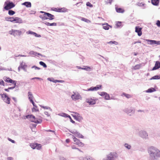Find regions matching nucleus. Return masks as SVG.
I'll use <instances>...</instances> for the list:
<instances>
[{"label": "nucleus", "instance_id": "nucleus-1", "mask_svg": "<svg viewBox=\"0 0 160 160\" xmlns=\"http://www.w3.org/2000/svg\"><path fill=\"white\" fill-rule=\"evenodd\" d=\"M148 152L149 154V160H158V158H160V150L156 147H149Z\"/></svg>", "mask_w": 160, "mask_h": 160}, {"label": "nucleus", "instance_id": "nucleus-2", "mask_svg": "<svg viewBox=\"0 0 160 160\" xmlns=\"http://www.w3.org/2000/svg\"><path fill=\"white\" fill-rule=\"evenodd\" d=\"M26 118L29 119L31 122L37 124L41 123L42 122V118L40 116L36 118L33 115H29L26 116Z\"/></svg>", "mask_w": 160, "mask_h": 160}, {"label": "nucleus", "instance_id": "nucleus-3", "mask_svg": "<svg viewBox=\"0 0 160 160\" xmlns=\"http://www.w3.org/2000/svg\"><path fill=\"white\" fill-rule=\"evenodd\" d=\"M118 154L114 152H111L107 154L106 158L103 160H116L118 158Z\"/></svg>", "mask_w": 160, "mask_h": 160}, {"label": "nucleus", "instance_id": "nucleus-4", "mask_svg": "<svg viewBox=\"0 0 160 160\" xmlns=\"http://www.w3.org/2000/svg\"><path fill=\"white\" fill-rule=\"evenodd\" d=\"M4 8L6 10H9L15 6V5L12 2L7 1L5 2Z\"/></svg>", "mask_w": 160, "mask_h": 160}, {"label": "nucleus", "instance_id": "nucleus-5", "mask_svg": "<svg viewBox=\"0 0 160 160\" xmlns=\"http://www.w3.org/2000/svg\"><path fill=\"white\" fill-rule=\"evenodd\" d=\"M9 33L11 35L15 37L17 36H20L22 34L21 31L19 30L12 29L9 31Z\"/></svg>", "mask_w": 160, "mask_h": 160}, {"label": "nucleus", "instance_id": "nucleus-6", "mask_svg": "<svg viewBox=\"0 0 160 160\" xmlns=\"http://www.w3.org/2000/svg\"><path fill=\"white\" fill-rule=\"evenodd\" d=\"M139 135L141 138L144 139H148L149 138L148 135L146 131L141 130L139 131Z\"/></svg>", "mask_w": 160, "mask_h": 160}, {"label": "nucleus", "instance_id": "nucleus-7", "mask_svg": "<svg viewBox=\"0 0 160 160\" xmlns=\"http://www.w3.org/2000/svg\"><path fill=\"white\" fill-rule=\"evenodd\" d=\"M70 135L72 136V138L73 140L74 143L78 145L79 146L82 147L84 146V144L81 142L80 140L76 138L74 135L70 134Z\"/></svg>", "mask_w": 160, "mask_h": 160}, {"label": "nucleus", "instance_id": "nucleus-8", "mask_svg": "<svg viewBox=\"0 0 160 160\" xmlns=\"http://www.w3.org/2000/svg\"><path fill=\"white\" fill-rule=\"evenodd\" d=\"M0 95L2 99L5 102L8 104L10 103V99L7 96L6 93L0 94Z\"/></svg>", "mask_w": 160, "mask_h": 160}, {"label": "nucleus", "instance_id": "nucleus-9", "mask_svg": "<svg viewBox=\"0 0 160 160\" xmlns=\"http://www.w3.org/2000/svg\"><path fill=\"white\" fill-rule=\"evenodd\" d=\"M73 94L71 96V98L73 100L76 101L82 99L81 96L78 92H73Z\"/></svg>", "mask_w": 160, "mask_h": 160}, {"label": "nucleus", "instance_id": "nucleus-10", "mask_svg": "<svg viewBox=\"0 0 160 160\" xmlns=\"http://www.w3.org/2000/svg\"><path fill=\"white\" fill-rule=\"evenodd\" d=\"M102 86L101 85H97L96 87H92L90 88H88L87 90H85L87 91H96L101 89L102 88Z\"/></svg>", "mask_w": 160, "mask_h": 160}, {"label": "nucleus", "instance_id": "nucleus-11", "mask_svg": "<svg viewBox=\"0 0 160 160\" xmlns=\"http://www.w3.org/2000/svg\"><path fill=\"white\" fill-rule=\"evenodd\" d=\"M30 146L33 149H37L40 150L42 146L40 144L38 143H31Z\"/></svg>", "mask_w": 160, "mask_h": 160}, {"label": "nucleus", "instance_id": "nucleus-12", "mask_svg": "<svg viewBox=\"0 0 160 160\" xmlns=\"http://www.w3.org/2000/svg\"><path fill=\"white\" fill-rule=\"evenodd\" d=\"M134 109L132 107L128 108L123 110V111L127 114H129L130 113H134Z\"/></svg>", "mask_w": 160, "mask_h": 160}, {"label": "nucleus", "instance_id": "nucleus-13", "mask_svg": "<svg viewBox=\"0 0 160 160\" xmlns=\"http://www.w3.org/2000/svg\"><path fill=\"white\" fill-rule=\"evenodd\" d=\"M78 158L79 160H95L93 158L90 156H87L85 157L81 156Z\"/></svg>", "mask_w": 160, "mask_h": 160}, {"label": "nucleus", "instance_id": "nucleus-14", "mask_svg": "<svg viewBox=\"0 0 160 160\" xmlns=\"http://www.w3.org/2000/svg\"><path fill=\"white\" fill-rule=\"evenodd\" d=\"M40 12L42 13H45L46 14L47 17H48V19L50 20H52L54 19V16L49 13L42 11H40Z\"/></svg>", "mask_w": 160, "mask_h": 160}, {"label": "nucleus", "instance_id": "nucleus-15", "mask_svg": "<svg viewBox=\"0 0 160 160\" xmlns=\"http://www.w3.org/2000/svg\"><path fill=\"white\" fill-rule=\"evenodd\" d=\"M15 23H22L23 22L22 19L18 17H14L13 22Z\"/></svg>", "mask_w": 160, "mask_h": 160}, {"label": "nucleus", "instance_id": "nucleus-16", "mask_svg": "<svg viewBox=\"0 0 160 160\" xmlns=\"http://www.w3.org/2000/svg\"><path fill=\"white\" fill-rule=\"evenodd\" d=\"M145 40L148 42H150V43H148L151 45L156 44L160 45V41H157L154 40H149L148 39H145Z\"/></svg>", "mask_w": 160, "mask_h": 160}, {"label": "nucleus", "instance_id": "nucleus-17", "mask_svg": "<svg viewBox=\"0 0 160 160\" xmlns=\"http://www.w3.org/2000/svg\"><path fill=\"white\" fill-rule=\"evenodd\" d=\"M160 68V62L159 61H156L155 66L152 68V70H155Z\"/></svg>", "mask_w": 160, "mask_h": 160}, {"label": "nucleus", "instance_id": "nucleus-18", "mask_svg": "<svg viewBox=\"0 0 160 160\" xmlns=\"http://www.w3.org/2000/svg\"><path fill=\"white\" fill-rule=\"evenodd\" d=\"M141 30L142 28H139V27H135V32L138 33V35L139 36H140L142 34Z\"/></svg>", "mask_w": 160, "mask_h": 160}, {"label": "nucleus", "instance_id": "nucleus-19", "mask_svg": "<svg viewBox=\"0 0 160 160\" xmlns=\"http://www.w3.org/2000/svg\"><path fill=\"white\" fill-rule=\"evenodd\" d=\"M3 79L5 81L8 82L10 83H14L15 84V81L9 78L4 77Z\"/></svg>", "mask_w": 160, "mask_h": 160}, {"label": "nucleus", "instance_id": "nucleus-20", "mask_svg": "<svg viewBox=\"0 0 160 160\" xmlns=\"http://www.w3.org/2000/svg\"><path fill=\"white\" fill-rule=\"evenodd\" d=\"M28 96L30 102L33 100L34 97L32 92H28Z\"/></svg>", "mask_w": 160, "mask_h": 160}, {"label": "nucleus", "instance_id": "nucleus-21", "mask_svg": "<svg viewBox=\"0 0 160 160\" xmlns=\"http://www.w3.org/2000/svg\"><path fill=\"white\" fill-rule=\"evenodd\" d=\"M103 28L106 30H108L109 29L110 27L112 28V26L109 25L107 23L102 24Z\"/></svg>", "mask_w": 160, "mask_h": 160}, {"label": "nucleus", "instance_id": "nucleus-22", "mask_svg": "<svg viewBox=\"0 0 160 160\" xmlns=\"http://www.w3.org/2000/svg\"><path fill=\"white\" fill-rule=\"evenodd\" d=\"M28 54L32 56H37L38 55H41V54L40 53H38L32 51H30L29 52Z\"/></svg>", "mask_w": 160, "mask_h": 160}, {"label": "nucleus", "instance_id": "nucleus-23", "mask_svg": "<svg viewBox=\"0 0 160 160\" xmlns=\"http://www.w3.org/2000/svg\"><path fill=\"white\" fill-rule=\"evenodd\" d=\"M72 116L77 120L82 119V117L80 116L79 114L77 112H75V115H73Z\"/></svg>", "mask_w": 160, "mask_h": 160}, {"label": "nucleus", "instance_id": "nucleus-24", "mask_svg": "<svg viewBox=\"0 0 160 160\" xmlns=\"http://www.w3.org/2000/svg\"><path fill=\"white\" fill-rule=\"evenodd\" d=\"M22 4L26 6L27 8H30L31 7V3L30 2H26L22 3Z\"/></svg>", "mask_w": 160, "mask_h": 160}, {"label": "nucleus", "instance_id": "nucleus-25", "mask_svg": "<svg viewBox=\"0 0 160 160\" xmlns=\"http://www.w3.org/2000/svg\"><path fill=\"white\" fill-rule=\"evenodd\" d=\"M159 2V0H151V3L154 5L158 6Z\"/></svg>", "mask_w": 160, "mask_h": 160}, {"label": "nucleus", "instance_id": "nucleus-26", "mask_svg": "<svg viewBox=\"0 0 160 160\" xmlns=\"http://www.w3.org/2000/svg\"><path fill=\"white\" fill-rule=\"evenodd\" d=\"M142 66V64H137L134 67H132V69L134 70H136L140 69Z\"/></svg>", "mask_w": 160, "mask_h": 160}, {"label": "nucleus", "instance_id": "nucleus-27", "mask_svg": "<svg viewBox=\"0 0 160 160\" xmlns=\"http://www.w3.org/2000/svg\"><path fill=\"white\" fill-rule=\"evenodd\" d=\"M6 21H9L11 22H13V19H14V17H6L5 18Z\"/></svg>", "mask_w": 160, "mask_h": 160}, {"label": "nucleus", "instance_id": "nucleus-28", "mask_svg": "<svg viewBox=\"0 0 160 160\" xmlns=\"http://www.w3.org/2000/svg\"><path fill=\"white\" fill-rule=\"evenodd\" d=\"M74 135L78 138H84V137L78 131L76 132V133Z\"/></svg>", "mask_w": 160, "mask_h": 160}, {"label": "nucleus", "instance_id": "nucleus-29", "mask_svg": "<svg viewBox=\"0 0 160 160\" xmlns=\"http://www.w3.org/2000/svg\"><path fill=\"white\" fill-rule=\"evenodd\" d=\"M156 91V90L154 88H151L146 90V92L148 93H151Z\"/></svg>", "mask_w": 160, "mask_h": 160}, {"label": "nucleus", "instance_id": "nucleus-30", "mask_svg": "<svg viewBox=\"0 0 160 160\" xmlns=\"http://www.w3.org/2000/svg\"><path fill=\"white\" fill-rule=\"evenodd\" d=\"M39 17L42 20H46L48 19L46 14L45 13H44V14L40 15Z\"/></svg>", "mask_w": 160, "mask_h": 160}, {"label": "nucleus", "instance_id": "nucleus-31", "mask_svg": "<svg viewBox=\"0 0 160 160\" xmlns=\"http://www.w3.org/2000/svg\"><path fill=\"white\" fill-rule=\"evenodd\" d=\"M160 79V75H156L152 77V78H150L149 80H152V79Z\"/></svg>", "mask_w": 160, "mask_h": 160}, {"label": "nucleus", "instance_id": "nucleus-32", "mask_svg": "<svg viewBox=\"0 0 160 160\" xmlns=\"http://www.w3.org/2000/svg\"><path fill=\"white\" fill-rule=\"evenodd\" d=\"M83 67V68H82V70H84L87 71H90L92 69V68L91 67L88 66H84Z\"/></svg>", "mask_w": 160, "mask_h": 160}, {"label": "nucleus", "instance_id": "nucleus-33", "mask_svg": "<svg viewBox=\"0 0 160 160\" xmlns=\"http://www.w3.org/2000/svg\"><path fill=\"white\" fill-rule=\"evenodd\" d=\"M25 64L23 62H22L20 64V66L21 68L23 69L25 71H26V69H25V67L26 66L25 65Z\"/></svg>", "mask_w": 160, "mask_h": 160}, {"label": "nucleus", "instance_id": "nucleus-34", "mask_svg": "<svg viewBox=\"0 0 160 160\" xmlns=\"http://www.w3.org/2000/svg\"><path fill=\"white\" fill-rule=\"evenodd\" d=\"M87 102L91 105H94L95 104V101L92 100V99H88L87 101Z\"/></svg>", "mask_w": 160, "mask_h": 160}, {"label": "nucleus", "instance_id": "nucleus-35", "mask_svg": "<svg viewBox=\"0 0 160 160\" xmlns=\"http://www.w3.org/2000/svg\"><path fill=\"white\" fill-rule=\"evenodd\" d=\"M40 106L41 108L45 109H48L50 111L52 112V109L49 107L47 106H44L42 105H40Z\"/></svg>", "mask_w": 160, "mask_h": 160}, {"label": "nucleus", "instance_id": "nucleus-36", "mask_svg": "<svg viewBox=\"0 0 160 160\" xmlns=\"http://www.w3.org/2000/svg\"><path fill=\"white\" fill-rule=\"evenodd\" d=\"M67 9L65 8H59L58 12H64L67 11Z\"/></svg>", "mask_w": 160, "mask_h": 160}, {"label": "nucleus", "instance_id": "nucleus-37", "mask_svg": "<svg viewBox=\"0 0 160 160\" xmlns=\"http://www.w3.org/2000/svg\"><path fill=\"white\" fill-rule=\"evenodd\" d=\"M107 43L108 44H114L115 45H118V43L116 41H110V42H107Z\"/></svg>", "mask_w": 160, "mask_h": 160}, {"label": "nucleus", "instance_id": "nucleus-38", "mask_svg": "<svg viewBox=\"0 0 160 160\" xmlns=\"http://www.w3.org/2000/svg\"><path fill=\"white\" fill-rule=\"evenodd\" d=\"M105 96V99L106 100H109L110 99V97L109 94L106 92Z\"/></svg>", "mask_w": 160, "mask_h": 160}, {"label": "nucleus", "instance_id": "nucleus-39", "mask_svg": "<svg viewBox=\"0 0 160 160\" xmlns=\"http://www.w3.org/2000/svg\"><path fill=\"white\" fill-rule=\"evenodd\" d=\"M26 33L27 34H32L34 36V35H37V33H36L30 31H27L26 32Z\"/></svg>", "mask_w": 160, "mask_h": 160}, {"label": "nucleus", "instance_id": "nucleus-40", "mask_svg": "<svg viewBox=\"0 0 160 160\" xmlns=\"http://www.w3.org/2000/svg\"><path fill=\"white\" fill-rule=\"evenodd\" d=\"M116 10L118 12H121V13H123L124 12V10L121 9V8H116Z\"/></svg>", "mask_w": 160, "mask_h": 160}, {"label": "nucleus", "instance_id": "nucleus-41", "mask_svg": "<svg viewBox=\"0 0 160 160\" xmlns=\"http://www.w3.org/2000/svg\"><path fill=\"white\" fill-rule=\"evenodd\" d=\"M124 147L128 149H130L131 148V145L128 143H126L124 145Z\"/></svg>", "mask_w": 160, "mask_h": 160}, {"label": "nucleus", "instance_id": "nucleus-42", "mask_svg": "<svg viewBox=\"0 0 160 160\" xmlns=\"http://www.w3.org/2000/svg\"><path fill=\"white\" fill-rule=\"evenodd\" d=\"M122 96H125L126 97L128 98H131V96L129 94H126L125 93H123L122 95Z\"/></svg>", "mask_w": 160, "mask_h": 160}, {"label": "nucleus", "instance_id": "nucleus-43", "mask_svg": "<svg viewBox=\"0 0 160 160\" xmlns=\"http://www.w3.org/2000/svg\"><path fill=\"white\" fill-rule=\"evenodd\" d=\"M81 20L88 23L91 22V21L89 20L84 18H82Z\"/></svg>", "mask_w": 160, "mask_h": 160}, {"label": "nucleus", "instance_id": "nucleus-44", "mask_svg": "<svg viewBox=\"0 0 160 160\" xmlns=\"http://www.w3.org/2000/svg\"><path fill=\"white\" fill-rule=\"evenodd\" d=\"M39 63L41 65L43 66L44 68H46L47 67L46 64L42 61L40 62Z\"/></svg>", "mask_w": 160, "mask_h": 160}, {"label": "nucleus", "instance_id": "nucleus-45", "mask_svg": "<svg viewBox=\"0 0 160 160\" xmlns=\"http://www.w3.org/2000/svg\"><path fill=\"white\" fill-rule=\"evenodd\" d=\"M8 13L10 15H13L15 13V12L12 10H9Z\"/></svg>", "mask_w": 160, "mask_h": 160}, {"label": "nucleus", "instance_id": "nucleus-46", "mask_svg": "<svg viewBox=\"0 0 160 160\" xmlns=\"http://www.w3.org/2000/svg\"><path fill=\"white\" fill-rule=\"evenodd\" d=\"M58 115L59 116H60L64 117H66L67 115V114L65 113H61L58 114Z\"/></svg>", "mask_w": 160, "mask_h": 160}, {"label": "nucleus", "instance_id": "nucleus-47", "mask_svg": "<svg viewBox=\"0 0 160 160\" xmlns=\"http://www.w3.org/2000/svg\"><path fill=\"white\" fill-rule=\"evenodd\" d=\"M106 92H98V93L101 96H104Z\"/></svg>", "mask_w": 160, "mask_h": 160}, {"label": "nucleus", "instance_id": "nucleus-48", "mask_svg": "<svg viewBox=\"0 0 160 160\" xmlns=\"http://www.w3.org/2000/svg\"><path fill=\"white\" fill-rule=\"evenodd\" d=\"M69 131L73 134V135H75V134L76 133V132L77 131V130H69Z\"/></svg>", "mask_w": 160, "mask_h": 160}, {"label": "nucleus", "instance_id": "nucleus-49", "mask_svg": "<svg viewBox=\"0 0 160 160\" xmlns=\"http://www.w3.org/2000/svg\"><path fill=\"white\" fill-rule=\"evenodd\" d=\"M12 84H14V86L12 87H10L9 88V89H12L14 88L16 86V81H15V84L14 83H12Z\"/></svg>", "mask_w": 160, "mask_h": 160}, {"label": "nucleus", "instance_id": "nucleus-50", "mask_svg": "<svg viewBox=\"0 0 160 160\" xmlns=\"http://www.w3.org/2000/svg\"><path fill=\"white\" fill-rule=\"evenodd\" d=\"M113 0H105V2L106 4L110 3L111 4V3Z\"/></svg>", "mask_w": 160, "mask_h": 160}, {"label": "nucleus", "instance_id": "nucleus-51", "mask_svg": "<svg viewBox=\"0 0 160 160\" xmlns=\"http://www.w3.org/2000/svg\"><path fill=\"white\" fill-rule=\"evenodd\" d=\"M116 26H117L118 27H119L121 25V22H116Z\"/></svg>", "mask_w": 160, "mask_h": 160}, {"label": "nucleus", "instance_id": "nucleus-52", "mask_svg": "<svg viewBox=\"0 0 160 160\" xmlns=\"http://www.w3.org/2000/svg\"><path fill=\"white\" fill-rule=\"evenodd\" d=\"M52 10L57 12H59V8H53L52 9Z\"/></svg>", "mask_w": 160, "mask_h": 160}, {"label": "nucleus", "instance_id": "nucleus-53", "mask_svg": "<svg viewBox=\"0 0 160 160\" xmlns=\"http://www.w3.org/2000/svg\"><path fill=\"white\" fill-rule=\"evenodd\" d=\"M32 68H34L35 70H40V68L35 66H33L32 67Z\"/></svg>", "mask_w": 160, "mask_h": 160}, {"label": "nucleus", "instance_id": "nucleus-54", "mask_svg": "<svg viewBox=\"0 0 160 160\" xmlns=\"http://www.w3.org/2000/svg\"><path fill=\"white\" fill-rule=\"evenodd\" d=\"M48 80L49 81L53 82L54 83H55L54 82L55 81L57 80H54L53 79H51V78H48Z\"/></svg>", "mask_w": 160, "mask_h": 160}, {"label": "nucleus", "instance_id": "nucleus-55", "mask_svg": "<svg viewBox=\"0 0 160 160\" xmlns=\"http://www.w3.org/2000/svg\"><path fill=\"white\" fill-rule=\"evenodd\" d=\"M144 4L142 2H139L137 4V5L140 7H141L144 5Z\"/></svg>", "mask_w": 160, "mask_h": 160}, {"label": "nucleus", "instance_id": "nucleus-56", "mask_svg": "<svg viewBox=\"0 0 160 160\" xmlns=\"http://www.w3.org/2000/svg\"><path fill=\"white\" fill-rule=\"evenodd\" d=\"M86 5L87 6H89L90 7H92V5L89 2H87Z\"/></svg>", "mask_w": 160, "mask_h": 160}, {"label": "nucleus", "instance_id": "nucleus-57", "mask_svg": "<svg viewBox=\"0 0 160 160\" xmlns=\"http://www.w3.org/2000/svg\"><path fill=\"white\" fill-rule=\"evenodd\" d=\"M156 24L158 27H160V21L159 20H157V21Z\"/></svg>", "mask_w": 160, "mask_h": 160}, {"label": "nucleus", "instance_id": "nucleus-58", "mask_svg": "<svg viewBox=\"0 0 160 160\" xmlns=\"http://www.w3.org/2000/svg\"><path fill=\"white\" fill-rule=\"evenodd\" d=\"M43 23L45 24L48 26H50V23L49 22H43Z\"/></svg>", "mask_w": 160, "mask_h": 160}, {"label": "nucleus", "instance_id": "nucleus-59", "mask_svg": "<svg viewBox=\"0 0 160 160\" xmlns=\"http://www.w3.org/2000/svg\"><path fill=\"white\" fill-rule=\"evenodd\" d=\"M0 84L3 86L4 85V81L2 79H0Z\"/></svg>", "mask_w": 160, "mask_h": 160}, {"label": "nucleus", "instance_id": "nucleus-60", "mask_svg": "<svg viewBox=\"0 0 160 160\" xmlns=\"http://www.w3.org/2000/svg\"><path fill=\"white\" fill-rule=\"evenodd\" d=\"M8 139L9 141L11 142L12 143H14L15 142V141H14V140H12L10 138H8Z\"/></svg>", "mask_w": 160, "mask_h": 160}, {"label": "nucleus", "instance_id": "nucleus-61", "mask_svg": "<svg viewBox=\"0 0 160 160\" xmlns=\"http://www.w3.org/2000/svg\"><path fill=\"white\" fill-rule=\"evenodd\" d=\"M57 25V23H56L55 22L50 23V26H56Z\"/></svg>", "mask_w": 160, "mask_h": 160}, {"label": "nucleus", "instance_id": "nucleus-62", "mask_svg": "<svg viewBox=\"0 0 160 160\" xmlns=\"http://www.w3.org/2000/svg\"><path fill=\"white\" fill-rule=\"evenodd\" d=\"M44 114L47 116L48 117H49L50 116V114L48 113V112L47 111H45L44 112Z\"/></svg>", "mask_w": 160, "mask_h": 160}, {"label": "nucleus", "instance_id": "nucleus-63", "mask_svg": "<svg viewBox=\"0 0 160 160\" xmlns=\"http://www.w3.org/2000/svg\"><path fill=\"white\" fill-rule=\"evenodd\" d=\"M7 160H13V158L12 157H9L7 158Z\"/></svg>", "mask_w": 160, "mask_h": 160}, {"label": "nucleus", "instance_id": "nucleus-64", "mask_svg": "<svg viewBox=\"0 0 160 160\" xmlns=\"http://www.w3.org/2000/svg\"><path fill=\"white\" fill-rule=\"evenodd\" d=\"M59 160H67L64 157H59Z\"/></svg>", "mask_w": 160, "mask_h": 160}]
</instances>
